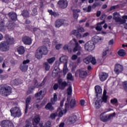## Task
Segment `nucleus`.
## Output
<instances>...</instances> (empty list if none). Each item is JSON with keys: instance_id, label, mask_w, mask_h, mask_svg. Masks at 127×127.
Segmentation results:
<instances>
[{"instance_id": "obj_1", "label": "nucleus", "mask_w": 127, "mask_h": 127, "mask_svg": "<svg viewBox=\"0 0 127 127\" xmlns=\"http://www.w3.org/2000/svg\"><path fill=\"white\" fill-rule=\"evenodd\" d=\"M104 40V38L102 37H99L98 36H95L92 38V40L87 42L85 45V49L87 51H92L95 49V43H98L99 42H102Z\"/></svg>"}, {"instance_id": "obj_2", "label": "nucleus", "mask_w": 127, "mask_h": 127, "mask_svg": "<svg viewBox=\"0 0 127 127\" xmlns=\"http://www.w3.org/2000/svg\"><path fill=\"white\" fill-rule=\"evenodd\" d=\"M95 107L96 109H100L102 106V103H107V101H108V96H107V91L104 90L103 91V94L102 96V98H99L96 97L95 98Z\"/></svg>"}, {"instance_id": "obj_3", "label": "nucleus", "mask_w": 127, "mask_h": 127, "mask_svg": "<svg viewBox=\"0 0 127 127\" xmlns=\"http://www.w3.org/2000/svg\"><path fill=\"white\" fill-rule=\"evenodd\" d=\"M12 89L10 86L4 84L2 85L0 88V94L2 96H8L11 94Z\"/></svg>"}, {"instance_id": "obj_4", "label": "nucleus", "mask_w": 127, "mask_h": 127, "mask_svg": "<svg viewBox=\"0 0 127 127\" xmlns=\"http://www.w3.org/2000/svg\"><path fill=\"white\" fill-rule=\"evenodd\" d=\"M122 18L123 19L121 18L120 13L116 12L113 13V19H114L116 22H120L121 24H124L126 21L125 19H127V15L123 16Z\"/></svg>"}, {"instance_id": "obj_5", "label": "nucleus", "mask_w": 127, "mask_h": 127, "mask_svg": "<svg viewBox=\"0 0 127 127\" xmlns=\"http://www.w3.org/2000/svg\"><path fill=\"white\" fill-rule=\"evenodd\" d=\"M10 112L11 113V116L14 118H19V117H21V110H20V108L19 107H13L10 110Z\"/></svg>"}, {"instance_id": "obj_6", "label": "nucleus", "mask_w": 127, "mask_h": 127, "mask_svg": "<svg viewBox=\"0 0 127 127\" xmlns=\"http://www.w3.org/2000/svg\"><path fill=\"white\" fill-rule=\"evenodd\" d=\"M9 45L6 41H2L0 43V51L1 52H7L10 49Z\"/></svg>"}, {"instance_id": "obj_7", "label": "nucleus", "mask_w": 127, "mask_h": 127, "mask_svg": "<svg viewBox=\"0 0 127 127\" xmlns=\"http://www.w3.org/2000/svg\"><path fill=\"white\" fill-rule=\"evenodd\" d=\"M69 44L71 45V46H73L74 44H75V46L73 49V52H77L78 50H81V47L80 45L78 43V42L77 41V40L76 39L73 38L72 40H71L69 42Z\"/></svg>"}, {"instance_id": "obj_8", "label": "nucleus", "mask_w": 127, "mask_h": 127, "mask_svg": "<svg viewBox=\"0 0 127 127\" xmlns=\"http://www.w3.org/2000/svg\"><path fill=\"white\" fill-rule=\"evenodd\" d=\"M62 25H64L65 26L68 25V21L64 19H58L55 22V27H61Z\"/></svg>"}, {"instance_id": "obj_9", "label": "nucleus", "mask_w": 127, "mask_h": 127, "mask_svg": "<svg viewBox=\"0 0 127 127\" xmlns=\"http://www.w3.org/2000/svg\"><path fill=\"white\" fill-rule=\"evenodd\" d=\"M104 114L105 113L101 114L100 117V120L102 121V122H107V121H109L112 117H115V116H116V113H114L110 115H105Z\"/></svg>"}, {"instance_id": "obj_10", "label": "nucleus", "mask_w": 127, "mask_h": 127, "mask_svg": "<svg viewBox=\"0 0 127 127\" xmlns=\"http://www.w3.org/2000/svg\"><path fill=\"white\" fill-rule=\"evenodd\" d=\"M75 75L76 76H78V75H79L80 78H85V77H87L88 73L84 69H82L76 71L75 72Z\"/></svg>"}, {"instance_id": "obj_11", "label": "nucleus", "mask_w": 127, "mask_h": 127, "mask_svg": "<svg viewBox=\"0 0 127 127\" xmlns=\"http://www.w3.org/2000/svg\"><path fill=\"white\" fill-rule=\"evenodd\" d=\"M45 96V92L44 91H40L39 92L37 93L35 95V97L37 98V100H36V103H39L42 99H43V97Z\"/></svg>"}, {"instance_id": "obj_12", "label": "nucleus", "mask_w": 127, "mask_h": 127, "mask_svg": "<svg viewBox=\"0 0 127 127\" xmlns=\"http://www.w3.org/2000/svg\"><path fill=\"white\" fill-rule=\"evenodd\" d=\"M1 127H14L13 123L8 120H4L1 123Z\"/></svg>"}, {"instance_id": "obj_13", "label": "nucleus", "mask_w": 127, "mask_h": 127, "mask_svg": "<svg viewBox=\"0 0 127 127\" xmlns=\"http://www.w3.org/2000/svg\"><path fill=\"white\" fill-rule=\"evenodd\" d=\"M123 70L124 66H123V65L120 64H116L115 65L114 71L115 73L117 74V75H118V74H120V73H122Z\"/></svg>"}, {"instance_id": "obj_14", "label": "nucleus", "mask_w": 127, "mask_h": 127, "mask_svg": "<svg viewBox=\"0 0 127 127\" xmlns=\"http://www.w3.org/2000/svg\"><path fill=\"white\" fill-rule=\"evenodd\" d=\"M58 4L62 8H66L68 6V1L67 0H60Z\"/></svg>"}, {"instance_id": "obj_15", "label": "nucleus", "mask_w": 127, "mask_h": 127, "mask_svg": "<svg viewBox=\"0 0 127 127\" xmlns=\"http://www.w3.org/2000/svg\"><path fill=\"white\" fill-rule=\"evenodd\" d=\"M5 38L6 41H4L7 42L8 45H9V44H13V43H14V38L13 37H11L8 35H6Z\"/></svg>"}, {"instance_id": "obj_16", "label": "nucleus", "mask_w": 127, "mask_h": 127, "mask_svg": "<svg viewBox=\"0 0 127 127\" xmlns=\"http://www.w3.org/2000/svg\"><path fill=\"white\" fill-rule=\"evenodd\" d=\"M39 51H40L43 55H47L48 54V49L45 46H42L38 48Z\"/></svg>"}, {"instance_id": "obj_17", "label": "nucleus", "mask_w": 127, "mask_h": 127, "mask_svg": "<svg viewBox=\"0 0 127 127\" xmlns=\"http://www.w3.org/2000/svg\"><path fill=\"white\" fill-rule=\"evenodd\" d=\"M22 41L23 42L24 44L26 45H30V44L32 43L31 38L26 36L23 37Z\"/></svg>"}, {"instance_id": "obj_18", "label": "nucleus", "mask_w": 127, "mask_h": 127, "mask_svg": "<svg viewBox=\"0 0 127 127\" xmlns=\"http://www.w3.org/2000/svg\"><path fill=\"white\" fill-rule=\"evenodd\" d=\"M109 74L106 72H102L99 75L100 80L102 82L108 79Z\"/></svg>"}, {"instance_id": "obj_19", "label": "nucleus", "mask_w": 127, "mask_h": 127, "mask_svg": "<svg viewBox=\"0 0 127 127\" xmlns=\"http://www.w3.org/2000/svg\"><path fill=\"white\" fill-rule=\"evenodd\" d=\"M58 84L60 89H64L68 85V83L66 81L63 82L62 79H59L58 80Z\"/></svg>"}, {"instance_id": "obj_20", "label": "nucleus", "mask_w": 127, "mask_h": 127, "mask_svg": "<svg viewBox=\"0 0 127 127\" xmlns=\"http://www.w3.org/2000/svg\"><path fill=\"white\" fill-rule=\"evenodd\" d=\"M66 109L64 110L61 108H59L56 113H57L58 117L61 118L63 116V115H64V113H66Z\"/></svg>"}, {"instance_id": "obj_21", "label": "nucleus", "mask_w": 127, "mask_h": 127, "mask_svg": "<svg viewBox=\"0 0 127 127\" xmlns=\"http://www.w3.org/2000/svg\"><path fill=\"white\" fill-rule=\"evenodd\" d=\"M76 121H77V116L75 115L70 116L67 120V122L69 124H74V123H76Z\"/></svg>"}, {"instance_id": "obj_22", "label": "nucleus", "mask_w": 127, "mask_h": 127, "mask_svg": "<svg viewBox=\"0 0 127 127\" xmlns=\"http://www.w3.org/2000/svg\"><path fill=\"white\" fill-rule=\"evenodd\" d=\"M5 29L6 27L4 25V21L2 19H0V31L3 32Z\"/></svg>"}, {"instance_id": "obj_23", "label": "nucleus", "mask_w": 127, "mask_h": 127, "mask_svg": "<svg viewBox=\"0 0 127 127\" xmlns=\"http://www.w3.org/2000/svg\"><path fill=\"white\" fill-rule=\"evenodd\" d=\"M6 26L9 30H13L14 29V24L12 23L11 21L7 22Z\"/></svg>"}, {"instance_id": "obj_24", "label": "nucleus", "mask_w": 127, "mask_h": 127, "mask_svg": "<svg viewBox=\"0 0 127 127\" xmlns=\"http://www.w3.org/2000/svg\"><path fill=\"white\" fill-rule=\"evenodd\" d=\"M17 51L20 55H22V54H24V52H25V50L24 49V47H23L22 46L18 47L17 48Z\"/></svg>"}, {"instance_id": "obj_25", "label": "nucleus", "mask_w": 127, "mask_h": 127, "mask_svg": "<svg viewBox=\"0 0 127 127\" xmlns=\"http://www.w3.org/2000/svg\"><path fill=\"white\" fill-rule=\"evenodd\" d=\"M19 69L22 71V72H26L28 70V65H24L21 64L20 65Z\"/></svg>"}, {"instance_id": "obj_26", "label": "nucleus", "mask_w": 127, "mask_h": 127, "mask_svg": "<svg viewBox=\"0 0 127 127\" xmlns=\"http://www.w3.org/2000/svg\"><path fill=\"white\" fill-rule=\"evenodd\" d=\"M109 53V48H106L103 50V52L102 53V59L103 60H105L106 58H107V54Z\"/></svg>"}, {"instance_id": "obj_27", "label": "nucleus", "mask_w": 127, "mask_h": 127, "mask_svg": "<svg viewBox=\"0 0 127 127\" xmlns=\"http://www.w3.org/2000/svg\"><path fill=\"white\" fill-rule=\"evenodd\" d=\"M9 17L11 18L12 20H16L17 17L16 15V13L14 12H11L8 13Z\"/></svg>"}, {"instance_id": "obj_28", "label": "nucleus", "mask_w": 127, "mask_h": 127, "mask_svg": "<svg viewBox=\"0 0 127 127\" xmlns=\"http://www.w3.org/2000/svg\"><path fill=\"white\" fill-rule=\"evenodd\" d=\"M105 22V20H104L102 22H101L100 23H97V26L96 27V30H97V31H101V30L103 29V27L102 26V24H104Z\"/></svg>"}, {"instance_id": "obj_29", "label": "nucleus", "mask_w": 127, "mask_h": 127, "mask_svg": "<svg viewBox=\"0 0 127 127\" xmlns=\"http://www.w3.org/2000/svg\"><path fill=\"white\" fill-rule=\"evenodd\" d=\"M31 100V96H29L26 100V109L25 111V114L27 113V110L28 109V105H29V103H30V101Z\"/></svg>"}, {"instance_id": "obj_30", "label": "nucleus", "mask_w": 127, "mask_h": 127, "mask_svg": "<svg viewBox=\"0 0 127 127\" xmlns=\"http://www.w3.org/2000/svg\"><path fill=\"white\" fill-rule=\"evenodd\" d=\"M81 11L80 9H76L73 10V16L75 19H77L79 16V14H78V12H80Z\"/></svg>"}, {"instance_id": "obj_31", "label": "nucleus", "mask_w": 127, "mask_h": 127, "mask_svg": "<svg viewBox=\"0 0 127 127\" xmlns=\"http://www.w3.org/2000/svg\"><path fill=\"white\" fill-rule=\"evenodd\" d=\"M38 49L36 51L35 57L37 58V59H41L42 58V56L43 54L40 52L39 51Z\"/></svg>"}, {"instance_id": "obj_32", "label": "nucleus", "mask_w": 127, "mask_h": 127, "mask_svg": "<svg viewBox=\"0 0 127 127\" xmlns=\"http://www.w3.org/2000/svg\"><path fill=\"white\" fill-rule=\"evenodd\" d=\"M67 61H68V57L66 56H63L62 57H61V58H60V62L61 63H63L64 62H65V63H68L67 62Z\"/></svg>"}, {"instance_id": "obj_33", "label": "nucleus", "mask_w": 127, "mask_h": 127, "mask_svg": "<svg viewBox=\"0 0 127 127\" xmlns=\"http://www.w3.org/2000/svg\"><path fill=\"white\" fill-rule=\"evenodd\" d=\"M72 34L76 36L77 38H82V35H81V34L76 30H73Z\"/></svg>"}, {"instance_id": "obj_34", "label": "nucleus", "mask_w": 127, "mask_h": 127, "mask_svg": "<svg viewBox=\"0 0 127 127\" xmlns=\"http://www.w3.org/2000/svg\"><path fill=\"white\" fill-rule=\"evenodd\" d=\"M95 91L97 95H101L102 94V88L100 86H96L95 87Z\"/></svg>"}, {"instance_id": "obj_35", "label": "nucleus", "mask_w": 127, "mask_h": 127, "mask_svg": "<svg viewBox=\"0 0 127 127\" xmlns=\"http://www.w3.org/2000/svg\"><path fill=\"white\" fill-rule=\"evenodd\" d=\"M118 55H119V56H121V57L125 56V55L126 54V51H125V50H124V49H120L118 51Z\"/></svg>"}, {"instance_id": "obj_36", "label": "nucleus", "mask_w": 127, "mask_h": 127, "mask_svg": "<svg viewBox=\"0 0 127 127\" xmlns=\"http://www.w3.org/2000/svg\"><path fill=\"white\" fill-rule=\"evenodd\" d=\"M57 94L56 93H54L53 98L51 99V103L53 105L55 104L56 102H57Z\"/></svg>"}, {"instance_id": "obj_37", "label": "nucleus", "mask_w": 127, "mask_h": 127, "mask_svg": "<svg viewBox=\"0 0 127 127\" xmlns=\"http://www.w3.org/2000/svg\"><path fill=\"white\" fill-rule=\"evenodd\" d=\"M76 106V100L75 99H72L70 103V107L71 109L75 108Z\"/></svg>"}, {"instance_id": "obj_38", "label": "nucleus", "mask_w": 127, "mask_h": 127, "mask_svg": "<svg viewBox=\"0 0 127 127\" xmlns=\"http://www.w3.org/2000/svg\"><path fill=\"white\" fill-rule=\"evenodd\" d=\"M91 59H92V56H89L86 58H85L83 61L84 63H86V64H89L90 62H91Z\"/></svg>"}, {"instance_id": "obj_39", "label": "nucleus", "mask_w": 127, "mask_h": 127, "mask_svg": "<svg viewBox=\"0 0 127 127\" xmlns=\"http://www.w3.org/2000/svg\"><path fill=\"white\" fill-rule=\"evenodd\" d=\"M67 63H65L64 66L63 73L64 75H65L66 74H67V73H68V67H67Z\"/></svg>"}, {"instance_id": "obj_40", "label": "nucleus", "mask_w": 127, "mask_h": 127, "mask_svg": "<svg viewBox=\"0 0 127 127\" xmlns=\"http://www.w3.org/2000/svg\"><path fill=\"white\" fill-rule=\"evenodd\" d=\"M45 109L46 110H50L51 111L54 110L53 107H52V105L50 103H49L47 104L45 107Z\"/></svg>"}, {"instance_id": "obj_41", "label": "nucleus", "mask_w": 127, "mask_h": 127, "mask_svg": "<svg viewBox=\"0 0 127 127\" xmlns=\"http://www.w3.org/2000/svg\"><path fill=\"white\" fill-rule=\"evenodd\" d=\"M57 116H58L57 112L52 113L50 116V119H51V120H55Z\"/></svg>"}, {"instance_id": "obj_42", "label": "nucleus", "mask_w": 127, "mask_h": 127, "mask_svg": "<svg viewBox=\"0 0 127 127\" xmlns=\"http://www.w3.org/2000/svg\"><path fill=\"white\" fill-rule=\"evenodd\" d=\"M48 12H49L50 14H51V15H53L55 17H57V16H58V15H59L58 13L53 12V11H52V10H49Z\"/></svg>"}, {"instance_id": "obj_43", "label": "nucleus", "mask_w": 127, "mask_h": 127, "mask_svg": "<svg viewBox=\"0 0 127 127\" xmlns=\"http://www.w3.org/2000/svg\"><path fill=\"white\" fill-rule=\"evenodd\" d=\"M83 10H84V12H91V10H92V6L89 5L87 8H83Z\"/></svg>"}, {"instance_id": "obj_44", "label": "nucleus", "mask_w": 127, "mask_h": 127, "mask_svg": "<svg viewBox=\"0 0 127 127\" xmlns=\"http://www.w3.org/2000/svg\"><path fill=\"white\" fill-rule=\"evenodd\" d=\"M55 60H56L55 57H53V58L48 59L47 60V62H48V63H49V64H52L53 63H54Z\"/></svg>"}, {"instance_id": "obj_45", "label": "nucleus", "mask_w": 127, "mask_h": 127, "mask_svg": "<svg viewBox=\"0 0 127 127\" xmlns=\"http://www.w3.org/2000/svg\"><path fill=\"white\" fill-rule=\"evenodd\" d=\"M66 78L67 80H69L70 81H73L74 80V77L72 76V74L70 73L67 74Z\"/></svg>"}, {"instance_id": "obj_46", "label": "nucleus", "mask_w": 127, "mask_h": 127, "mask_svg": "<svg viewBox=\"0 0 127 127\" xmlns=\"http://www.w3.org/2000/svg\"><path fill=\"white\" fill-rule=\"evenodd\" d=\"M44 65L46 71L49 70L50 69V65H49V64L48 63H45Z\"/></svg>"}, {"instance_id": "obj_47", "label": "nucleus", "mask_w": 127, "mask_h": 127, "mask_svg": "<svg viewBox=\"0 0 127 127\" xmlns=\"http://www.w3.org/2000/svg\"><path fill=\"white\" fill-rule=\"evenodd\" d=\"M8 62L4 61V62L2 64V68H5L8 66Z\"/></svg>"}, {"instance_id": "obj_48", "label": "nucleus", "mask_w": 127, "mask_h": 127, "mask_svg": "<svg viewBox=\"0 0 127 127\" xmlns=\"http://www.w3.org/2000/svg\"><path fill=\"white\" fill-rule=\"evenodd\" d=\"M110 102L113 105H116V104L118 103V99H117L116 98H114L113 99H111Z\"/></svg>"}, {"instance_id": "obj_49", "label": "nucleus", "mask_w": 127, "mask_h": 127, "mask_svg": "<svg viewBox=\"0 0 127 127\" xmlns=\"http://www.w3.org/2000/svg\"><path fill=\"white\" fill-rule=\"evenodd\" d=\"M22 14L23 16H25V17H26L27 16H28L29 15V14L28 13V12L26 10H24L22 12Z\"/></svg>"}, {"instance_id": "obj_50", "label": "nucleus", "mask_w": 127, "mask_h": 127, "mask_svg": "<svg viewBox=\"0 0 127 127\" xmlns=\"http://www.w3.org/2000/svg\"><path fill=\"white\" fill-rule=\"evenodd\" d=\"M90 62H91L92 64L93 65H95L96 63H97V61H96V59L92 56L91 59L90 60Z\"/></svg>"}, {"instance_id": "obj_51", "label": "nucleus", "mask_w": 127, "mask_h": 127, "mask_svg": "<svg viewBox=\"0 0 127 127\" xmlns=\"http://www.w3.org/2000/svg\"><path fill=\"white\" fill-rule=\"evenodd\" d=\"M72 94V87L69 86L67 88V95H71Z\"/></svg>"}, {"instance_id": "obj_52", "label": "nucleus", "mask_w": 127, "mask_h": 127, "mask_svg": "<svg viewBox=\"0 0 127 127\" xmlns=\"http://www.w3.org/2000/svg\"><path fill=\"white\" fill-rule=\"evenodd\" d=\"M63 46L62 44H58L56 45V48L57 50H59Z\"/></svg>"}, {"instance_id": "obj_53", "label": "nucleus", "mask_w": 127, "mask_h": 127, "mask_svg": "<svg viewBox=\"0 0 127 127\" xmlns=\"http://www.w3.org/2000/svg\"><path fill=\"white\" fill-rule=\"evenodd\" d=\"M45 127H51V122L48 121L45 125Z\"/></svg>"}, {"instance_id": "obj_54", "label": "nucleus", "mask_w": 127, "mask_h": 127, "mask_svg": "<svg viewBox=\"0 0 127 127\" xmlns=\"http://www.w3.org/2000/svg\"><path fill=\"white\" fill-rule=\"evenodd\" d=\"M29 62H30V61L29 60H24V61H23L22 64H23V65H27V64H28Z\"/></svg>"}, {"instance_id": "obj_55", "label": "nucleus", "mask_w": 127, "mask_h": 127, "mask_svg": "<svg viewBox=\"0 0 127 127\" xmlns=\"http://www.w3.org/2000/svg\"><path fill=\"white\" fill-rule=\"evenodd\" d=\"M63 49L65 51H66V50H68L69 49V45H68L67 44L64 45V47H63Z\"/></svg>"}, {"instance_id": "obj_56", "label": "nucleus", "mask_w": 127, "mask_h": 127, "mask_svg": "<svg viewBox=\"0 0 127 127\" xmlns=\"http://www.w3.org/2000/svg\"><path fill=\"white\" fill-rule=\"evenodd\" d=\"M34 87H36V88H39L40 85H38V83L37 82V80H35L34 82Z\"/></svg>"}, {"instance_id": "obj_57", "label": "nucleus", "mask_w": 127, "mask_h": 127, "mask_svg": "<svg viewBox=\"0 0 127 127\" xmlns=\"http://www.w3.org/2000/svg\"><path fill=\"white\" fill-rule=\"evenodd\" d=\"M123 86H124L125 89L127 92V81L124 82Z\"/></svg>"}, {"instance_id": "obj_58", "label": "nucleus", "mask_w": 127, "mask_h": 127, "mask_svg": "<svg viewBox=\"0 0 127 127\" xmlns=\"http://www.w3.org/2000/svg\"><path fill=\"white\" fill-rule=\"evenodd\" d=\"M98 5H100V3L96 2L93 4L92 7V8H95L96 6H98Z\"/></svg>"}, {"instance_id": "obj_59", "label": "nucleus", "mask_w": 127, "mask_h": 127, "mask_svg": "<svg viewBox=\"0 0 127 127\" xmlns=\"http://www.w3.org/2000/svg\"><path fill=\"white\" fill-rule=\"evenodd\" d=\"M114 39H112L109 41L108 44L109 45H113V44H114Z\"/></svg>"}, {"instance_id": "obj_60", "label": "nucleus", "mask_w": 127, "mask_h": 127, "mask_svg": "<svg viewBox=\"0 0 127 127\" xmlns=\"http://www.w3.org/2000/svg\"><path fill=\"white\" fill-rule=\"evenodd\" d=\"M78 58V57L76 55H74L71 57L72 60H76Z\"/></svg>"}, {"instance_id": "obj_61", "label": "nucleus", "mask_w": 127, "mask_h": 127, "mask_svg": "<svg viewBox=\"0 0 127 127\" xmlns=\"http://www.w3.org/2000/svg\"><path fill=\"white\" fill-rule=\"evenodd\" d=\"M116 8H118V6H112L111 7L110 10H114Z\"/></svg>"}, {"instance_id": "obj_62", "label": "nucleus", "mask_w": 127, "mask_h": 127, "mask_svg": "<svg viewBox=\"0 0 127 127\" xmlns=\"http://www.w3.org/2000/svg\"><path fill=\"white\" fill-rule=\"evenodd\" d=\"M65 109H69V103L67 101L65 104Z\"/></svg>"}, {"instance_id": "obj_63", "label": "nucleus", "mask_w": 127, "mask_h": 127, "mask_svg": "<svg viewBox=\"0 0 127 127\" xmlns=\"http://www.w3.org/2000/svg\"><path fill=\"white\" fill-rule=\"evenodd\" d=\"M32 126V124L31 123H29L27 124L24 127H31Z\"/></svg>"}, {"instance_id": "obj_64", "label": "nucleus", "mask_w": 127, "mask_h": 127, "mask_svg": "<svg viewBox=\"0 0 127 127\" xmlns=\"http://www.w3.org/2000/svg\"><path fill=\"white\" fill-rule=\"evenodd\" d=\"M54 90H57L58 89V84L56 83L54 85Z\"/></svg>"}]
</instances>
